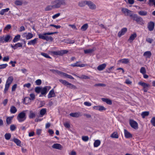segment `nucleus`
<instances>
[{
	"label": "nucleus",
	"mask_w": 155,
	"mask_h": 155,
	"mask_svg": "<svg viewBox=\"0 0 155 155\" xmlns=\"http://www.w3.org/2000/svg\"><path fill=\"white\" fill-rule=\"evenodd\" d=\"M58 32H46L43 33L42 34H39L38 35V38L47 41H52L54 39L51 36H48L47 35H50L55 34H58Z\"/></svg>",
	"instance_id": "obj_1"
},
{
	"label": "nucleus",
	"mask_w": 155,
	"mask_h": 155,
	"mask_svg": "<svg viewBox=\"0 0 155 155\" xmlns=\"http://www.w3.org/2000/svg\"><path fill=\"white\" fill-rule=\"evenodd\" d=\"M51 4L54 5V8H59L62 5H66V2L65 0H55L52 2Z\"/></svg>",
	"instance_id": "obj_2"
},
{
	"label": "nucleus",
	"mask_w": 155,
	"mask_h": 155,
	"mask_svg": "<svg viewBox=\"0 0 155 155\" xmlns=\"http://www.w3.org/2000/svg\"><path fill=\"white\" fill-rule=\"evenodd\" d=\"M131 18L134 20L138 24H140L141 25L144 24V22L143 18L141 17L138 16L136 14H133Z\"/></svg>",
	"instance_id": "obj_3"
},
{
	"label": "nucleus",
	"mask_w": 155,
	"mask_h": 155,
	"mask_svg": "<svg viewBox=\"0 0 155 155\" xmlns=\"http://www.w3.org/2000/svg\"><path fill=\"white\" fill-rule=\"evenodd\" d=\"M25 111H23L20 113L18 115L17 119L19 122L24 121L26 119Z\"/></svg>",
	"instance_id": "obj_4"
},
{
	"label": "nucleus",
	"mask_w": 155,
	"mask_h": 155,
	"mask_svg": "<svg viewBox=\"0 0 155 155\" xmlns=\"http://www.w3.org/2000/svg\"><path fill=\"white\" fill-rule=\"evenodd\" d=\"M68 51L65 50H61L57 51H53L51 53L54 55L62 56L64 54L68 53Z\"/></svg>",
	"instance_id": "obj_5"
},
{
	"label": "nucleus",
	"mask_w": 155,
	"mask_h": 155,
	"mask_svg": "<svg viewBox=\"0 0 155 155\" xmlns=\"http://www.w3.org/2000/svg\"><path fill=\"white\" fill-rule=\"evenodd\" d=\"M138 84L143 87V90L145 92H147L148 89V88L150 86L149 84H147L142 81L139 82L138 83Z\"/></svg>",
	"instance_id": "obj_6"
},
{
	"label": "nucleus",
	"mask_w": 155,
	"mask_h": 155,
	"mask_svg": "<svg viewBox=\"0 0 155 155\" xmlns=\"http://www.w3.org/2000/svg\"><path fill=\"white\" fill-rule=\"evenodd\" d=\"M52 71H55L56 72H57L58 74H62V75L63 76H65V77H66L68 78H69V79H72V80L74 79V77H73L72 76H71L70 75H69V74H68L65 73H64V72H62L61 71H58V70H52Z\"/></svg>",
	"instance_id": "obj_7"
},
{
	"label": "nucleus",
	"mask_w": 155,
	"mask_h": 155,
	"mask_svg": "<svg viewBox=\"0 0 155 155\" xmlns=\"http://www.w3.org/2000/svg\"><path fill=\"white\" fill-rule=\"evenodd\" d=\"M51 88L50 86H45L44 87L41 88V94L42 95H45L48 91Z\"/></svg>",
	"instance_id": "obj_8"
},
{
	"label": "nucleus",
	"mask_w": 155,
	"mask_h": 155,
	"mask_svg": "<svg viewBox=\"0 0 155 155\" xmlns=\"http://www.w3.org/2000/svg\"><path fill=\"white\" fill-rule=\"evenodd\" d=\"M129 124L131 127L134 129L137 130L138 128L137 123L134 120H130L129 121Z\"/></svg>",
	"instance_id": "obj_9"
},
{
	"label": "nucleus",
	"mask_w": 155,
	"mask_h": 155,
	"mask_svg": "<svg viewBox=\"0 0 155 155\" xmlns=\"http://www.w3.org/2000/svg\"><path fill=\"white\" fill-rule=\"evenodd\" d=\"M121 11L125 15L129 16L131 17L133 15L131 13V11H130L126 8H122Z\"/></svg>",
	"instance_id": "obj_10"
},
{
	"label": "nucleus",
	"mask_w": 155,
	"mask_h": 155,
	"mask_svg": "<svg viewBox=\"0 0 155 155\" xmlns=\"http://www.w3.org/2000/svg\"><path fill=\"white\" fill-rule=\"evenodd\" d=\"M30 98L28 97H25L23 101L24 104H28V102H26V100L28 99V100H34L35 98V95L34 94H30Z\"/></svg>",
	"instance_id": "obj_11"
},
{
	"label": "nucleus",
	"mask_w": 155,
	"mask_h": 155,
	"mask_svg": "<svg viewBox=\"0 0 155 155\" xmlns=\"http://www.w3.org/2000/svg\"><path fill=\"white\" fill-rule=\"evenodd\" d=\"M86 4L91 9H95L96 8V5L94 4L93 2L90 1H87Z\"/></svg>",
	"instance_id": "obj_12"
},
{
	"label": "nucleus",
	"mask_w": 155,
	"mask_h": 155,
	"mask_svg": "<svg viewBox=\"0 0 155 155\" xmlns=\"http://www.w3.org/2000/svg\"><path fill=\"white\" fill-rule=\"evenodd\" d=\"M127 31V28H122L118 33L117 35L118 37H121V36L124 35Z\"/></svg>",
	"instance_id": "obj_13"
},
{
	"label": "nucleus",
	"mask_w": 155,
	"mask_h": 155,
	"mask_svg": "<svg viewBox=\"0 0 155 155\" xmlns=\"http://www.w3.org/2000/svg\"><path fill=\"white\" fill-rule=\"evenodd\" d=\"M155 24L154 22L150 21L148 23L147 26V28L150 31L153 30Z\"/></svg>",
	"instance_id": "obj_14"
},
{
	"label": "nucleus",
	"mask_w": 155,
	"mask_h": 155,
	"mask_svg": "<svg viewBox=\"0 0 155 155\" xmlns=\"http://www.w3.org/2000/svg\"><path fill=\"white\" fill-rule=\"evenodd\" d=\"M38 39V38H35L33 40L29 41L28 43V45H34L37 43Z\"/></svg>",
	"instance_id": "obj_15"
},
{
	"label": "nucleus",
	"mask_w": 155,
	"mask_h": 155,
	"mask_svg": "<svg viewBox=\"0 0 155 155\" xmlns=\"http://www.w3.org/2000/svg\"><path fill=\"white\" fill-rule=\"evenodd\" d=\"M56 95L54 92V90L53 89L49 91L48 95V98H49L51 97H54Z\"/></svg>",
	"instance_id": "obj_16"
},
{
	"label": "nucleus",
	"mask_w": 155,
	"mask_h": 155,
	"mask_svg": "<svg viewBox=\"0 0 155 155\" xmlns=\"http://www.w3.org/2000/svg\"><path fill=\"white\" fill-rule=\"evenodd\" d=\"M11 47L14 50H15L17 48H18L22 47V43H18L14 45H11Z\"/></svg>",
	"instance_id": "obj_17"
},
{
	"label": "nucleus",
	"mask_w": 155,
	"mask_h": 155,
	"mask_svg": "<svg viewBox=\"0 0 155 155\" xmlns=\"http://www.w3.org/2000/svg\"><path fill=\"white\" fill-rule=\"evenodd\" d=\"M52 147L54 149L61 150L62 146L60 144L58 143H54L52 146Z\"/></svg>",
	"instance_id": "obj_18"
},
{
	"label": "nucleus",
	"mask_w": 155,
	"mask_h": 155,
	"mask_svg": "<svg viewBox=\"0 0 155 155\" xmlns=\"http://www.w3.org/2000/svg\"><path fill=\"white\" fill-rule=\"evenodd\" d=\"M125 137L126 138H129L132 137V134L126 129H124Z\"/></svg>",
	"instance_id": "obj_19"
},
{
	"label": "nucleus",
	"mask_w": 155,
	"mask_h": 155,
	"mask_svg": "<svg viewBox=\"0 0 155 155\" xmlns=\"http://www.w3.org/2000/svg\"><path fill=\"white\" fill-rule=\"evenodd\" d=\"M13 78L12 76H10L8 78L6 84L10 85L13 80Z\"/></svg>",
	"instance_id": "obj_20"
},
{
	"label": "nucleus",
	"mask_w": 155,
	"mask_h": 155,
	"mask_svg": "<svg viewBox=\"0 0 155 155\" xmlns=\"http://www.w3.org/2000/svg\"><path fill=\"white\" fill-rule=\"evenodd\" d=\"M101 100L103 101L106 102L108 104L111 105L112 104V101L109 99L102 98Z\"/></svg>",
	"instance_id": "obj_21"
},
{
	"label": "nucleus",
	"mask_w": 155,
	"mask_h": 155,
	"mask_svg": "<svg viewBox=\"0 0 155 155\" xmlns=\"http://www.w3.org/2000/svg\"><path fill=\"white\" fill-rule=\"evenodd\" d=\"M152 55L150 51H147L145 52L143 54V55L146 58H150Z\"/></svg>",
	"instance_id": "obj_22"
},
{
	"label": "nucleus",
	"mask_w": 155,
	"mask_h": 155,
	"mask_svg": "<svg viewBox=\"0 0 155 155\" xmlns=\"http://www.w3.org/2000/svg\"><path fill=\"white\" fill-rule=\"evenodd\" d=\"M106 66L105 64H103L99 65L97 67V69L100 71L103 70L105 68Z\"/></svg>",
	"instance_id": "obj_23"
},
{
	"label": "nucleus",
	"mask_w": 155,
	"mask_h": 155,
	"mask_svg": "<svg viewBox=\"0 0 155 155\" xmlns=\"http://www.w3.org/2000/svg\"><path fill=\"white\" fill-rule=\"evenodd\" d=\"M87 1H81L78 2V5L80 7H84L86 5Z\"/></svg>",
	"instance_id": "obj_24"
},
{
	"label": "nucleus",
	"mask_w": 155,
	"mask_h": 155,
	"mask_svg": "<svg viewBox=\"0 0 155 155\" xmlns=\"http://www.w3.org/2000/svg\"><path fill=\"white\" fill-rule=\"evenodd\" d=\"M46 113V108L41 109L40 111V117H42Z\"/></svg>",
	"instance_id": "obj_25"
},
{
	"label": "nucleus",
	"mask_w": 155,
	"mask_h": 155,
	"mask_svg": "<svg viewBox=\"0 0 155 155\" xmlns=\"http://www.w3.org/2000/svg\"><path fill=\"white\" fill-rule=\"evenodd\" d=\"M137 36V34L136 33H134L131 35L128 40L130 41V42L132 41Z\"/></svg>",
	"instance_id": "obj_26"
},
{
	"label": "nucleus",
	"mask_w": 155,
	"mask_h": 155,
	"mask_svg": "<svg viewBox=\"0 0 155 155\" xmlns=\"http://www.w3.org/2000/svg\"><path fill=\"white\" fill-rule=\"evenodd\" d=\"M35 113L32 110H30L29 111V117L30 119H32L35 117Z\"/></svg>",
	"instance_id": "obj_27"
},
{
	"label": "nucleus",
	"mask_w": 155,
	"mask_h": 155,
	"mask_svg": "<svg viewBox=\"0 0 155 155\" xmlns=\"http://www.w3.org/2000/svg\"><path fill=\"white\" fill-rule=\"evenodd\" d=\"M69 115L73 117H78L80 116V113L78 112L71 113Z\"/></svg>",
	"instance_id": "obj_28"
},
{
	"label": "nucleus",
	"mask_w": 155,
	"mask_h": 155,
	"mask_svg": "<svg viewBox=\"0 0 155 155\" xmlns=\"http://www.w3.org/2000/svg\"><path fill=\"white\" fill-rule=\"evenodd\" d=\"M95 49L94 48L92 49H88L85 50H84V53L86 54L91 53L93 52L94 51Z\"/></svg>",
	"instance_id": "obj_29"
},
{
	"label": "nucleus",
	"mask_w": 155,
	"mask_h": 155,
	"mask_svg": "<svg viewBox=\"0 0 155 155\" xmlns=\"http://www.w3.org/2000/svg\"><path fill=\"white\" fill-rule=\"evenodd\" d=\"M26 34L27 35L25 36V38L27 40L30 39L33 37V34L31 33H28V34L26 33Z\"/></svg>",
	"instance_id": "obj_30"
},
{
	"label": "nucleus",
	"mask_w": 155,
	"mask_h": 155,
	"mask_svg": "<svg viewBox=\"0 0 155 155\" xmlns=\"http://www.w3.org/2000/svg\"><path fill=\"white\" fill-rule=\"evenodd\" d=\"M59 81L60 82L62 83L63 85L65 86H68L69 84V83L66 80H63L62 79L59 80Z\"/></svg>",
	"instance_id": "obj_31"
},
{
	"label": "nucleus",
	"mask_w": 155,
	"mask_h": 155,
	"mask_svg": "<svg viewBox=\"0 0 155 155\" xmlns=\"http://www.w3.org/2000/svg\"><path fill=\"white\" fill-rule=\"evenodd\" d=\"M14 4L17 6H21L23 4L22 1L16 0L14 2Z\"/></svg>",
	"instance_id": "obj_32"
},
{
	"label": "nucleus",
	"mask_w": 155,
	"mask_h": 155,
	"mask_svg": "<svg viewBox=\"0 0 155 155\" xmlns=\"http://www.w3.org/2000/svg\"><path fill=\"white\" fill-rule=\"evenodd\" d=\"M110 137L113 138H118L119 137V135L116 132H114L110 135Z\"/></svg>",
	"instance_id": "obj_33"
},
{
	"label": "nucleus",
	"mask_w": 155,
	"mask_h": 155,
	"mask_svg": "<svg viewBox=\"0 0 155 155\" xmlns=\"http://www.w3.org/2000/svg\"><path fill=\"white\" fill-rule=\"evenodd\" d=\"M119 61L120 62L123 64H127L128 63L129 61V60L128 59L126 58H124L120 60Z\"/></svg>",
	"instance_id": "obj_34"
},
{
	"label": "nucleus",
	"mask_w": 155,
	"mask_h": 155,
	"mask_svg": "<svg viewBox=\"0 0 155 155\" xmlns=\"http://www.w3.org/2000/svg\"><path fill=\"white\" fill-rule=\"evenodd\" d=\"M20 35H18L15 36L13 40V41L14 42H16L19 41L20 39Z\"/></svg>",
	"instance_id": "obj_35"
},
{
	"label": "nucleus",
	"mask_w": 155,
	"mask_h": 155,
	"mask_svg": "<svg viewBox=\"0 0 155 155\" xmlns=\"http://www.w3.org/2000/svg\"><path fill=\"white\" fill-rule=\"evenodd\" d=\"M17 111V110L15 106H12L11 107L10 111L11 113L14 114Z\"/></svg>",
	"instance_id": "obj_36"
},
{
	"label": "nucleus",
	"mask_w": 155,
	"mask_h": 155,
	"mask_svg": "<svg viewBox=\"0 0 155 155\" xmlns=\"http://www.w3.org/2000/svg\"><path fill=\"white\" fill-rule=\"evenodd\" d=\"M101 144V141L99 140H96L94 143V147H97Z\"/></svg>",
	"instance_id": "obj_37"
},
{
	"label": "nucleus",
	"mask_w": 155,
	"mask_h": 155,
	"mask_svg": "<svg viewBox=\"0 0 155 155\" xmlns=\"http://www.w3.org/2000/svg\"><path fill=\"white\" fill-rule=\"evenodd\" d=\"M9 10V8H8L2 9L0 11V15H3L5 13L7 12Z\"/></svg>",
	"instance_id": "obj_38"
},
{
	"label": "nucleus",
	"mask_w": 155,
	"mask_h": 155,
	"mask_svg": "<svg viewBox=\"0 0 155 155\" xmlns=\"http://www.w3.org/2000/svg\"><path fill=\"white\" fill-rule=\"evenodd\" d=\"M13 141L16 143L17 145L18 146H21V141L19 140L17 138H14Z\"/></svg>",
	"instance_id": "obj_39"
},
{
	"label": "nucleus",
	"mask_w": 155,
	"mask_h": 155,
	"mask_svg": "<svg viewBox=\"0 0 155 155\" xmlns=\"http://www.w3.org/2000/svg\"><path fill=\"white\" fill-rule=\"evenodd\" d=\"M88 28V24L87 23L84 24L81 28V30L82 31H85Z\"/></svg>",
	"instance_id": "obj_40"
},
{
	"label": "nucleus",
	"mask_w": 155,
	"mask_h": 155,
	"mask_svg": "<svg viewBox=\"0 0 155 155\" xmlns=\"http://www.w3.org/2000/svg\"><path fill=\"white\" fill-rule=\"evenodd\" d=\"M53 8H54V5H48L45 8V10L46 11H49L51 10Z\"/></svg>",
	"instance_id": "obj_41"
},
{
	"label": "nucleus",
	"mask_w": 155,
	"mask_h": 155,
	"mask_svg": "<svg viewBox=\"0 0 155 155\" xmlns=\"http://www.w3.org/2000/svg\"><path fill=\"white\" fill-rule=\"evenodd\" d=\"M13 118V117H8L6 119V121L7 124L9 125L11 124V120H12Z\"/></svg>",
	"instance_id": "obj_42"
},
{
	"label": "nucleus",
	"mask_w": 155,
	"mask_h": 155,
	"mask_svg": "<svg viewBox=\"0 0 155 155\" xmlns=\"http://www.w3.org/2000/svg\"><path fill=\"white\" fill-rule=\"evenodd\" d=\"M75 40H72L70 39H68L66 40V42L68 44H73L74 43Z\"/></svg>",
	"instance_id": "obj_43"
},
{
	"label": "nucleus",
	"mask_w": 155,
	"mask_h": 155,
	"mask_svg": "<svg viewBox=\"0 0 155 155\" xmlns=\"http://www.w3.org/2000/svg\"><path fill=\"white\" fill-rule=\"evenodd\" d=\"M78 77L81 79H88L90 78L89 77L85 75H82L80 77Z\"/></svg>",
	"instance_id": "obj_44"
},
{
	"label": "nucleus",
	"mask_w": 155,
	"mask_h": 155,
	"mask_svg": "<svg viewBox=\"0 0 155 155\" xmlns=\"http://www.w3.org/2000/svg\"><path fill=\"white\" fill-rule=\"evenodd\" d=\"M139 14L141 16H145L147 15V12L146 11H140L138 12Z\"/></svg>",
	"instance_id": "obj_45"
},
{
	"label": "nucleus",
	"mask_w": 155,
	"mask_h": 155,
	"mask_svg": "<svg viewBox=\"0 0 155 155\" xmlns=\"http://www.w3.org/2000/svg\"><path fill=\"white\" fill-rule=\"evenodd\" d=\"M149 113L148 111H144L142 113L141 116L143 118H144L146 116L149 115Z\"/></svg>",
	"instance_id": "obj_46"
},
{
	"label": "nucleus",
	"mask_w": 155,
	"mask_h": 155,
	"mask_svg": "<svg viewBox=\"0 0 155 155\" xmlns=\"http://www.w3.org/2000/svg\"><path fill=\"white\" fill-rule=\"evenodd\" d=\"M67 87L71 89H76L77 88L74 85L72 84L71 83H70L68 86H67Z\"/></svg>",
	"instance_id": "obj_47"
},
{
	"label": "nucleus",
	"mask_w": 155,
	"mask_h": 155,
	"mask_svg": "<svg viewBox=\"0 0 155 155\" xmlns=\"http://www.w3.org/2000/svg\"><path fill=\"white\" fill-rule=\"evenodd\" d=\"M41 54L42 56H43L45 57L46 58H48L50 59H51V58L46 53L44 52H41Z\"/></svg>",
	"instance_id": "obj_48"
},
{
	"label": "nucleus",
	"mask_w": 155,
	"mask_h": 155,
	"mask_svg": "<svg viewBox=\"0 0 155 155\" xmlns=\"http://www.w3.org/2000/svg\"><path fill=\"white\" fill-rule=\"evenodd\" d=\"M41 87H37L35 88V91L37 93H39L41 92Z\"/></svg>",
	"instance_id": "obj_49"
},
{
	"label": "nucleus",
	"mask_w": 155,
	"mask_h": 155,
	"mask_svg": "<svg viewBox=\"0 0 155 155\" xmlns=\"http://www.w3.org/2000/svg\"><path fill=\"white\" fill-rule=\"evenodd\" d=\"M11 38V36L9 35H7L4 38V42H8Z\"/></svg>",
	"instance_id": "obj_50"
},
{
	"label": "nucleus",
	"mask_w": 155,
	"mask_h": 155,
	"mask_svg": "<svg viewBox=\"0 0 155 155\" xmlns=\"http://www.w3.org/2000/svg\"><path fill=\"white\" fill-rule=\"evenodd\" d=\"M5 137L7 140H9L11 137V134L10 133H6L5 135Z\"/></svg>",
	"instance_id": "obj_51"
},
{
	"label": "nucleus",
	"mask_w": 155,
	"mask_h": 155,
	"mask_svg": "<svg viewBox=\"0 0 155 155\" xmlns=\"http://www.w3.org/2000/svg\"><path fill=\"white\" fill-rule=\"evenodd\" d=\"M148 4L150 6L154 5L155 7V0H149Z\"/></svg>",
	"instance_id": "obj_52"
},
{
	"label": "nucleus",
	"mask_w": 155,
	"mask_h": 155,
	"mask_svg": "<svg viewBox=\"0 0 155 155\" xmlns=\"http://www.w3.org/2000/svg\"><path fill=\"white\" fill-rule=\"evenodd\" d=\"M10 85L5 84V87L4 90V92L5 93H6L8 90Z\"/></svg>",
	"instance_id": "obj_53"
},
{
	"label": "nucleus",
	"mask_w": 155,
	"mask_h": 155,
	"mask_svg": "<svg viewBox=\"0 0 155 155\" xmlns=\"http://www.w3.org/2000/svg\"><path fill=\"white\" fill-rule=\"evenodd\" d=\"M140 72L143 74H145L146 73V70L145 68L143 67H141L140 68Z\"/></svg>",
	"instance_id": "obj_54"
},
{
	"label": "nucleus",
	"mask_w": 155,
	"mask_h": 155,
	"mask_svg": "<svg viewBox=\"0 0 155 155\" xmlns=\"http://www.w3.org/2000/svg\"><path fill=\"white\" fill-rule=\"evenodd\" d=\"M80 62L79 61H77L76 63H74L73 64H71V66L72 67H79V65L80 64H79Z\"/></svg>",
	"instance_id": "obj_55"
},
{
	"label": "nucleus",
	"mask_w": 155,
	"mask_h": 155,
	"mask_svg": "<svg viewBox=\"0 0 155 155\" xmlns=\"http://www.w3.org/2000/svg\"><path fill=\"white\" fill-rule=\"evenodd\" d=\"M106 85L102 83H98L96 84H94V86L95 87L100 86V87H105Z\"/></svg>",
	"instance_id": "obj_56"
},
{
	"label": "nucleus",
	"mask_w": 155,
	"mask_h": 155,
	"mask_svg": "<svg viewBox=\"0 0 155 155\" xmlns=\"http://www.w3.org/2000/svg\"><path fill=\"white\" fill-rule=\"evenodd\" d=\"M150 122L155 127V117H153L150 120Z\"/></svg>",
	"instance_id": "obj_57"
},
{
	"label": "nucleus",
	"mask_w": 155,
	"mask_h": 155,
	"mask_svg": "<svg viewBox=\"0 0 155 155\" xmlns=\"http://www.w3.org/2000/svg\"><path fill=\"white\" fill-rule=\"evenodd\" d=\"M82 139L84 141H87L89 140V137L87 136H83Z\"/></svg>",
	"instance_id": "obj_58"
},
{
	"label": "nucleus",
	"mask_w": 155,
	"mask_h": 155,
	"mask_svg": "<svg viewBox=\"0 0 155 155\" xmlns=\"http://www.w3.org/2000/svg\"><path fill=\"white\" fill-rule=\"evenodd\" d=\"M153 41V39L149 38H147L146 39V41L150 44L152 43Z\"/></svg>",
	"instance_id": "obj_59"
},
{
	"label": "nucleus",
	"mask_w": 155,
	"mask_h": 155,
	"mask_svg": "<svg viewBox=\"0 0 155 155\" xmlns=\"http://www.w3.org/2000/svg\"><path fill=\"white\" fill-rule=\"evenodd\" d=\"M16 128V127L14 125L12 124L10 126V129L11 131H13L15 130Z\"/></svg>",
	"instance_id": "obj_60"
},
{
	"label": "nucleus",
	"mask_w": 155,
	"mask_h": 155,
	"mask_svg": "<svg viewBox=\"0 0 155 155\" xmlns=\"http://www.w3.org/2000/svg\"><path fill=\"white\" fill-rule=\"evenodd\" d=\"M7 66H8V64H1V65H0V69L5 68Z\"/></svg>",
	"instance_id": "obj_61"
},
{
	"label": "nucleus",
	"mask_w": 155,
	"mask_h": 155,
	"mask_svg": "<svg viewBox=\"0 0 155 155\" xmlns=\"http://www.w3.org/2000/svg\"><path fill=\"white\" fill-rule=\"evenodd\" d=\"M11 28V26L10 25H7L4 28V30H8L10 29Z\"/></svg>",
	"instance_id": "obj_62"
},
{
	"label": "nucleus",
	"mask_w": 155,
	"mask_h": 155,
	"mask_svg": "<svg viewBox=\"0 0 155 155\" xmlns=\"http://www.w3.org/2000/svg\"><path fill=\"white\" fill-rule=\"evenodd\" d=\"M35 82L37 85H40L41 84V81L40 79H38Z\"/></svg>",
	"instance_id": "obj_63"
},
{
	"label": "nucleus",
	"mask_w": 155,
	"mask_h": 155,
	"mask_svg": "<svg viewBox=\"0 0 155 155\" xmlns=\"http://www.w3.org/2000/svg\"><path fill=\"white\" fill-rule=\"evenodd\" d=\"M98 110L100 111H102L104 110H106V108H105L104 106H99V107L98 108Z\"/></svg>",
	"instance_id": "obj_64"
}]
</instances>
